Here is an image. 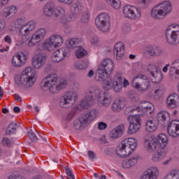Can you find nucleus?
Returning <instances> with one entry per match:
<instances>
[{"label": "nucleus", "mask_w": 179, "mask_h": 179, "mask_svg": "<svg viewBox=\"0 0 179 179\" xmlns=\"http://www.w3.org/2000/svg\"><path fill=\"white\" fill-rule=\"evenodd\" d=\"M53 17L60 20L63 24H66L69 22V18H66V11L62 6H55Z\"/></svg>", "instance_id": "nucleus-18"}, {"label": "nucleus", "mask_w": 179, "mask_h": 179, "mask_svg": "<svg viewBox=\"0 0 179 179\" xmlns=\"http://www.w3.org/2000/svg\"><path fill=\"white\" fill-rule=\"evenodd\" d=\"M99 68L106 71L108 73H111L114 69V63L113 62V60L106 59L101 62Z\"/></svg>", "instance_id": "nucleus-26"}, {"label": "nucleus", "mask_w": 179, "mask_h": 179, "mask_svg": "<svg viewBox=\"0 0 179 179\" xmlns=\"http://www.w3.org/2000/svg\"><path fill=\"white\" fill-rule=\"evenodd\" d=\"M26 22V20L19 18L11 22L12 27L20 29L21 36H29L34 29H36V22L29 21Z\"/></svg>", "instance_id": "nucleus-8"}, {"label": "nucleus", "mask_w": 179, "mask_h": 179, "mask_svg": "<svg viewBox=\"0 0 179 179\" xmlns=\"http://www.w3.org/2000/svg\"><path fill=\"white\" fill-rule=\"evenodd\" d=\"M47 61V54L45 52H39L32 58V66L35 69H40L45 65Z\"/></svg>", "instance_id": "nucleus-17"}, {"label": "nucleus", "mask_w": 179, "mask_h": 179, "mask_svg": "<svg viewBox=\"0 0 179 179\" xmlns=\"http://www.w3.org/2000/svg\"><path fill=\"white\" fill-rule=\"evenodd\" d=\"M1 143L3 146H9L12 145V141H10V140H9V138L7 137H4L1 141Z\"/></svg>", "instance_id": "nucleus-51"}, {"label": "nucleus", "mask_w": 179, "mask_h": 179, "mask_svg": "<svg viewBox=\"0 0 179 179\" xmlns=\"http://www.w3.org/2000/svg\"><path fill=\"white\" fill-rule=\"evenodd\" d=\"M164 157H166V152L163 151H159L158 152L152 154V160L155 163H159V162H162V160H163Z\"/></svg>", "instance_id": "nucleus-36"}, {"label": "nucleus", "mask_w": 179, "mask_h": 179, "mask_svg": "<svg viewBox=\"0 0 179 179\" xmlns=\"http://www.w3.org/2000/svg\"><path fill=\"white\" fill-rule=\"evenodd\" d=\"M123 16L129 20H141L142 11L138 7L132 5H126L122 8Z\"/></svg>", "instance_id": "nucleus-13"}, {"label": "nucleus", "mask_w": 179, "mask_h": 179, "mask_svg": "<svg viewBox=\"0 0 179 179\" xmlns=\"http://www.w3.org/2000/svg\"><path fill=\"white\" fill-rule=\"evenodd\" d=\"M138 111H141L143 114H153L155 113V106L153 103L143 101L141 103V107L136 108Z\"/></svg>", "instance_id": "nucleus-21"}, {"label": "nucleus", "mask_w": 179, "mask_h": 179, "mask_svg": "<svg viewBox=\"0 0 179 179\" xmlns=\"http://www.w3.org/2000/svg\"><path fill=\"white\" fill-rule=\"evenodd\" d=\"M164 179H179V171L172 170Z\"/></svg>", "instance_id": "nucleus-43"}, {"label": "nucleus", "mask_w": 179, "mask_h": 179, "mask_svg": "<svg viewBox=\"0 0 179 179\" xmlns=\"http://www.w3.org/2000/svg\"><path fill=\"white\" fill-rule=\"evenodd\" d=\"M122 165L124 169H131V167H132L129 159H124L122 162Z\"/></svg>", "instance_id": "nucleus-52"}, {"label": "nucleus", "mask_w": 179, "mask_h": 179, "mask_svg": "<svg viewBox=\"0 0 179 179\" xmlns=\"http://www.w3.org/2000/svg\"><path fill=\"white\" fill-rule=\"evenodd\" d=\"M141 3L145 6H149L153 2V0H141Z\"/></svg>", "instance_id": "nucleus-59"}, {"label": "nucleus", "mask_w": 179, "mask_h": 179, "mask_svg": "<svg viewBox=\"0 0 179 179\" xmlns=\"http://www.w3.org/2000/svg\"><path fill=\"white\" fill-rule=\"evenodd\" d=\"M169 66H170V64H166V66L163 67L162 71H163L164 73H166L167 71H169Z\"/></svg>", "instance_id": "nucleus-64"}, {"label": "nucleus", "mask_w": 179, "mask_h": 179, "mask_svg": "<svg viewBox=\"0 0 179 179\" xmlns=\"http://www.w3.org/2000/svg\"><path fill=\"white\" fill-rule=\"evenodd\" d=\"M81 11H82V7L79 6V4L73 3L70 7V12L72 15H71L70 18H69V22L72 20H75V19L78 17V15H79Z\"/></svg>", "instance_id": "nucleus-27"}, {"label": "nucleus", "mask_w": 179, "mask_h": 179, "mask_svg": "<svg viewBox=\"0 0 179 179\" xmlns=\"http://www.w3.org/2000/svg\"><path fill=\"white\" fill-rule=\"evenodd\" d=\"M66 174L67 175V179H75V176L73 175V173H72V170L69 169L68 166H66Z\"/></svg>", "instance_id": "nucleus-47"}, {"label": "nucleus", "mask_w": 179, "mask_h": 179, "mask_svg": "<svg viewBox=\"0 0 179 179\" xmlns=\"http://www.w3.org/2000/svg\"><path fill=\"white\" fill-rule=\"evenodd\" d=\"M88 156L90 159H95L96 155L92 151H88Z\"/></svg>", "instance_id": "nucleus-63"}, {"label": "nucleus", "mask_w": 179, "mask_h": 179, "mask_svg": "<svg viewBox=\"0 0 179 179\" xmlns=\"http://www.w3.org/2000/svg\"><path fill=\"white\" fill-rule=\"evenodd\" d=\"M138 147V141L134 138H125L122 142V147L117 150L116 153L119 157H127Z\"/></svg>", "instance_id": "nucleus-9"}, {"label": "nucleus", "mask_w": 179, "mask_h": 179, "mask_svg": "<svg viewBox=\"0 0 179 179\" xmlns=\"http://www.w3.org/2000/svg\"><path fill=\"white\" fill-rule=\"evenodd\" d=\"M47 34V31L44 28L38 29L31 37L30 43L33 45L40 43Z\"/></svg>", "instance_id": "nucleus-22"}, {"label": "nucleus", "mask_w": 179, "mask_h": 179, "mask_svg": "<svg viewBox=\"0 0 179 179\" xmlns=\"http://www.w3.org/2000/svg\"><path fill=\"white\" fill-rule=\"evenodd\" d=\"M157 176H159V169L152 166L144 172L141 179H157Z\"/></svg>", "instance_id": "nucleus-24"}, {"label": "nucleus", "mask_w": 179, "mask_h": 179, "mask_svg": "<svg viewBox=\"0 0 179 179\" xmlns=\"http://www.w3.org/2000/svg\"><path fill=\"white\" fill-rule=\"evenodd\" d=\"M17 124L16 123L11 122L6 130V135H11V134H15L16 132V127Z\"/></svg>", "instance_id": "nucleus-42"}, {"label": "nucleus", "mask_w": 179, "mask_h": 179, "mask_svg": "<svg viewBox=\"0 0 179 179\" xmlns=\"http://www.w3.org/2000/svg\"><path fill=\"white\" fill-rule=\"evenodd\" d=\"M59 3H62L63 5H72L73 3V1L75 0H57Z\"/></svg>", "instance_id": "nucleus-53"}, {"label": "nucleus", "mask_w": 179, "mask_h": 179, "mask_svg": "<svg viewBox=\"0 0 179 179\" xmlns=\"http://www.w3.org/2000/svg\"><path fill=\"white\" fill-rule=\"evenodd\" d=\"M107 3L113 9H120L121 8V0H106Z\"/></svg>", "instance_id": "nucleus-41"}, {"label": "nucleus", "mask_w": 179, "mask_h": 179, "mask_svg": "<svg viewBox=\"0 0 179 179\" xmlns=\"http://www.w3.org/2000/svg\"><path fill=\"white\" fill-rule=\"evenodd\" d=\"M76 55L77 58L80 59V58H83V57H86L87 55V51H86L85 49L80 48L76 52Z\"/></svg>", "instance_id": "nucleus-44"}, {"label": "nucleus", "mask_w": 179, "mask_h": 179, "mask_svg": "<svg viewBox=\"0 0 179 179\" xmlns=\"http://www.w3.org/2000/svg\"><path fill=\"white\" fill-rule=\"evenodd\" d=\"M95 26L102 33H107L111 27V17L107 13H102L95 18Z\"/></svg>", "instance_id": "nucleus-10"}, {"label": "nucleus", "mask_w": 179, "mask_h": 179, "mask_svg": "<svg viewBox=\"0 0 179 179\" xmlns=\"http://www.w3.org/2000/svg\"><path fill=\"white\" fill-rule=\"evenodd\" d=\"M74 66L76 68V69H78V70H83V69H87V68L89 67V61L85 60V61H78L76 62L74 64Z\"/></svg>", "instance_id": "nucleus-38"}, {"label": "nucleus", "mask_w": 179, "mask_h": 179, "mask_svg": "<svg viewBox=\"0 0 179 179\" xmlns=\"http://www.w3.org/2000/svg\"><path fill=\"white\" fill-rule=\"evenodd\" d=\"M165 37L168 44L176 45L179 43V25L171 24L169 25L165 32Z\"/></svg>", "instance_id": "nucleus-12"}, {"label": "nucleus", "mask_w": 179, "mask_h": 179, "mask_svg": "<svg viewBox=\"0 0 179 179\" xmlns=\"http://www.w3.org/2000/svg\"><path fill=\"white\" fill-rule=\"evenodd\" d=\"M108 73L105 71L101 67H99V69L96 72L95 79L99 82H104L106 79H108Z\"/></svg>", "instance_id": "nucleus-31"}, {"label": "nucleus", "mask_w": 179, "mask_h": 179, "mask_svg": "<svg viewBox=\"0 0 179 179\" xmlns=\"http://www.w3.org/2000/svg\"><path fill=\"white\" fill-rule=\"evenodd\" d=\"M154 97H155V99L162 97V91L160 90H155L154 92Z\"/></svg>", "instance_id": "nucleus-60"}, {"label": "nucleus", "mask_w": 179, "mask_h": 179, "mask_svg": "<svg viewBox=\"0 0 179 179\" xmlns=\"http://www.w3.org/2000/svg\"><path fill=\"white\" fill-rule=\"evenodd\" d=\"M159 127V123L156 120H148L145 123V131L147 132H155Z\"/></svg>", "instance_id": "nucleus-32"}, {"label": "nucleus", "mask_w": 179, "mask_h": 179, "mask_svg": "<svg viewBox=\"0 0 179 179\" xmlns=\"http://www.w3.org/2000/svg\"><path fill=\"white\" fill-rule=\"evenodd\" d=\"M176 66H178L179 68V58L176 59L171 63V66L169 69V71H170V75H171L172 76L174 75H179V70L177 69Z\"/></svg>", "instance_id": "nucleus-35"}, {"label": "nucleus", "mask_w": 179, "mask_h": 179, "mask_svg": "<svg viewBox=\"0 0 179 179\" xmlns=\"http://www.w3.org/2000/svg\"><path fill=\"white\" fill-rule=\"evenodd\" d=\"M90 20V13L88 11L84 12L81 16L83 23H89Z\"/></svg>", "instance_id": "nucleus-45"}, {"label": "nucleus", "mask_w": 179, "mask_h": 179, "mask_svg": "<svg viewBox=\"0 0 179 179\" xmlns=\"http://www.w3.org/2000/svg\"><path fill=\"white\" fill-rule=\"evenodd\" d=\"M78 44H79V39L78 38H71L66 41V46L69 50H73L78 47Z\"/></svg>", "instance_id": "nucleus-37"}, {"label": "nucleus", "mask_w": 179, "mask_h": 179, "mask_svg": "<svg viewBox=\"0 0 179 179\" xmlns=\"http://www.w3.org/2000/svg\"><path fill=\"white\" fill-rule=\"evenodd\" d=\"M15 13H17V7H16V6H6L2 10V15L4 17H9V16H15Z\"/></svg>", "instance_id": "nucleus-30"}, {"label": "nucleus", "mask_w": 179, "mask_h": 179, "mask_svg": "<svg viewBox=\"0 0 179 179\" xmlns=\"http://www.w3.org/2000/svg\"><path fill=\"white\" fill-rule=\"evenodd\" d=\"M55 9V6L52 3H47L43 8V13L45 16L50 17V16H54V10Z\"/></svg>", "instance_id": "nucleus-34"}, {"label": "nucleus", "mask_w": 179, "mask_h": 179, "mask_svg": "<svg viewBox=\"0 0 179 179\" xmlns=\"http://www.w3.org/2000/svg\"><path fill=\"white\" fill-rule=\"evenodd\" d=\"M113 86L114 92L118 93L122 90V87L129 86V81L125 78L123 79L121 73H117L113 78Z\"/></svg>", "instance_id": "nucleus-15"}, {"label": "nucleus", "mask_w": 179, "mask_h": 179, "mask_svg": "<svg viewBox=\"0 0 179 179\" xmlns=\"http://www.w3.org/2000/svg\"><path fill=\"white\" fill-rule=\"evenodd\" d=\"M129 122V127L128 130V134L132 135L133 134H136L139 129H141V117L135 115H129L128 117Z\"/></svg>", "instance_id": "nucleus-16"}, {"label": "nucleus", "mask_w": 179, "mask_h": 179, "mask_svg": "<svg viewBox=\"0 0 179 179\" xmlns=\"http://www.w3.org/2000/svg\"><path fill=\"white\" fill-rule=\"evenodd\" d=\"M28 136L32 142H37V141H38L37 136H36V134L33 131L28 132Z\"/></svg>", "instance_id": "nucleus-49"}, {"label": "nucleus", "mask_w": 179, "mask_h": 179, "mask_svg": "<svg viewBox=\"0 0 179 179\" xmlns=\"http://www.w3.org/2000/svg\"><path fill=\"white\" fill-rule=\"evenodd\" d=\"M124 135V124H120L111 130L110 133V138L113 139H117V138H121Z\"/></svg>", "instance_id": "nucleus-29"}, {"label": "nucleus", "mask_w": 179, "mask_h": 179, "mask_svg": "<svg viewBox=\"0 0 179 179\" xmlns=\"http://www.w3.org/2000/svg\"><path fill=\"white\" fill-rule=\"evenodd\" d=\"M173 9V4L170 1H163L155 5L150 10V16L155 20H163L170 15Z\"/></svg>", "instance_id": "nucleus-4"}, {"label": "nucleus", "mask_w": 179, "mask_h": 179, "mask_svg": "<svg viewBox=\"0 0 179 179\" xmlns=\"http://www.w3.org/2000/svg\"><path fill=\"white\" fill-rule=\"evenodd\" d=\"M167 143H169V137L166 134H160L154 138H149L145 139L144 147L148 152H154V150H159L166 148Z\"/></svg>", "instance_id": "nucleus-5"}, {"label": "nucleus", "mask_w": 179, "mask_h": 179, "mask_svg": "<svg viewBox=\"0 0 179 179\" xmlns=\"http://www.w3.org/2000/svg\"><path fill=\"white\" fill-rule=\"evenodd\" d=\"M163 55V50H162V48L155 46L154 48V57H160V55Z\"/></svg>", "instance_id": "nucleus-48"}, {"label": "nucleus", "mask_w": 179, "mask_h": 179, "mask_svg": "<svg viewBox=\"0 0 179 179\" xmlns=\"http://www.w3.org/2000/svg\"><path fill=\"white\" fill-rule=\"evenodd\" d=\"M171 162H173V157H170L168 158V159H166V161H164L163 162V165L164 166H169V164H170Z\"/></svg>", "instance_id": "nucleus-61"}, {"label": "nucleus", "mask_w": 179, "mask_h": 179, "mask_svg": "<svg viewBox=\"0 0 179 179\" xmlns=\"http://www.w3.org/2000/svg\"><path fill=\"white\" fill-rule=\"evenodd\" d=\"M114 54L116 55V59H122L125 55V45L122 42L117 43L114 46Z\"/></svg>", "instance_id": "nucleus-25"}, {"label": "nucleus", "mask_w": 179, "mask_h": 179, "mask_svg": "<svg viewBox=\"0 0 179 179\" xmlns=\"http://www.w3.org/2000/svg\"><path fill=\"white\" fill-rule=\"evenodd\" d=\"M146 52L148 55L150 57H155V48L152 45H149L147 47Z\"/></svg>", "instance_id": "nucleus-50"}, {"label": "nucleus", "mask_w": 179, "mask_h": 179, "mask_svg": "<svg viewBox=\"0 0 179 179\" xmlns=\"http://www.w3.org/2000/svg\"><path fill=\"white\" fill-rule=\"evenodd\" d=\"M125 108V102L121 99H115L112 105L113 111H121Z\"/></svg>", "instance_id": "nucleus-33"}, {"label": "nucleus", "mask_w": 179, "mask_h": 179, "mask_svg": "<svg viewBox=\"0 0 179 179\" xmlns=\"http://www.w3.org/2000/svg\"><path fill=\"white\" fill-rule=\"evenodd\" d=\"M98 128L101 131H103V129H106V128H107V124L103 122H101L98 124Z\"/></svg>", "instance_id": "nucleus-58"}, {"label": "nucleus", "mask_w": 179, "mask_h": 179, "mask_svg": "<svg viewBox=\"0 0 179 179\" xmlns=\"http://www.w3.org/2000/svg\"><path fill=\"white\" fill-rule=\"evenodd\" d=\"M166 104L169 108H177L179 106V95L171 94L166 100Z\"/></svg>", "instance_id": "nucleus-23"}, {"label": "nucleus", "mask_w": 179, "mask_h": 179, "mask_svg": "<svg viewBox=\"0 0 179 179\" xmlns=\"http://www.w3.org/2000/svg\"><path fill=\"white\" fill-rule=\"evenodd\" d=\"M4 41L7 44L10 45L12 44V37L10 35H7L4 37Z\"/></svg>", "instance_id": "nucleus-57"}, {"label": "nucleus", "mask_w": 179, "mask_h": 179, "mask_svg": "<svg viewBox=\"0 0 179 179\" xmlns=\"http://www.w3.org/2000/svg\"><path fill=\"white\" fill-rule=\"evenodd\" d=\"M76 100H78V94L73 92H69L60 98L59 106L62 108H69Z\"/></svg>", "instance_id": "nucleus-14"}, {"label": "nucleus", "mask_w": 179, "mask_h": 179, "mask_svg": "<svg viewBox=\"0 0 179 179\" xmlns=\"http://www.w3.org/2000/svg\"><path fill=\"white\" fill-rule=\"evenodd\" d=\"M90 43L92 45H97L99 43V38L94 36L90 39Z\"/></svg>", "instance_id": "nucleus-55"}, {"label": "nucleus", "mask_w": 179, "mask_h": 179, "mask_svg": "<svg viewBox=\"0 0 179 179\" xmlns=\"http://www.w3.org/2000/svg\"><path fill=\"white\" fill-rule=\"evenodd\" d=\"M64 43V38L59 35H52L48 38L42 45H38L37 50L39 51H52L58 47H61Z\"/></svg>", "instance_id": "nucleus-7"}, {"label": "nucleus", "mask_w": 179, "mask_h": 179, "mask_svg": "<svg viewBox=\"0 0 179 179\" xmlns=\"http://www.w3.org/2000/svg\"><path fill=\"white\" fill-rule=\"evenodd\" d=\"M102 87L104 90H111V89H114V87L113 86V81H111L110 78L102 81Z\"/></svg>", "instance_id": "nucleus-40"}, {"label": "nucleus", "mask_w": 179, "mask_h": 179, "mask_svg": "<svg viewBox=\"0 0 179 179\" xmlns=\"http://www.w3.org/2000/svg\"><path fill=\"white\" fill-rule=\"evenodd\" d=\"M73 117H75V114L73 113H69L65 119L66 122H69V121H71Z\"/></svg>", "instance_id": "nucleus-56"}, {"label": "nucleus", "mask_w": 179, "mask_h": 179, "mask_svg": "<svg viewBox=\"0 0 179 179\" xmlns=\"http://www.w3.org/2000/svg\"><path fill=\"white\" fill-rule=\"evenodd\" d=\"M97 115H99V111L96 110V109H90L86 113H84L80 117L74 120L73 127L75 129H83L85 127H87V125H89L92 121H94Z\"/></svg>", "instance_id": "nucleus-6"}, {"label": "nucleus", "mask_w": 179, "mask_h": 179, "mask_svg": "<svg viewBox=\"0 0 179 179\" xmlns=\"http://www.w3.org/2000/svg\"><path fill=\"white\" fill-rule=\"evenodd\" d=\"M130 166L131 167H134L136 163H138V160H139V157L138 155H134L133 157H131L130 158L128 159Z\"/></svg>", "instance_id": "nucleus-46"}, {"label": "nucleus", "mask_w": 179, "mask_h": 179, "mask_svg": "<svg viewBox=\"0 0 179 179\" xmlns=\"http://www.w3.org/2000/svg\"><path fill=\"white\" fill-rule=\"evenodd\" d=\"M9 3V0H0V6H6Z\"/></svg>", "instance_id": "nucleus-62"}, {"label": "nucleus", "mask_w": 179, "mask_h": 179, "mask_svg": "<svg viewBox=\"0 0 179 179\" xmlns=\"http://www.w3.org/2000/svg\"><path fill=\"white\" fill-rule=\"evenodd\" d=\"M167 132L169 136L177 138L179 136V120H172L167 127Z\"/></svg>", "instance_id": "nucleus-20"}, {"label": "nucleus", "mask_w": 179, "mask_h": 179, "mask_svg": "<svg viewBox=\"0 0 179 179\" xmlns=\"http://www.w3.org/2000/svg\"><path fill=\"white\" fill-rule=\"evenodd\" d=\"M131 86L138 92H146L150 87V81L143 74H137L131 80Z\"/></svg>", "instance_id": "nucleus-11"}, {"label": "nucleus", "mask_w": 179, "mask_h": 179, "mask_svg": "<svg viewBox=\"0 0 179 179\" xmlns=\"http://www.w3.org/2000/svg\"><path fill=\"white\" fill-rule=\"evenodd\" d=\"M158 121H162V122H166L170 120V113L167 111L159 112L157 115Z\"/></svg>", "instance_id": "nucleus-39"}, {"label": "nucleus", "mask_w": 179, "mask_h": 179, "mask_svg": "<svg viewBox=\"0 0 179 179\" xmlns=\"http://www.w3.org/2000/svg\"><path fill=\"white\" fill-rule=\"evenodd\" d=\"M65 57H66V52H65V49L61 48L53 53L52 60L53 62H61Z\"/></svg>", "instance_id": "nucleus-28"}, {"label": "nucleus", "mask_w": 179, "mask_h": 179, "mask_svg": "<svg viewBox=\"0 0 179 179\" xmlns=\"http://www.w3.org/2000/svg\"><path fill=\"white\" fill-rule=\"evenodd\" d=\"M93 93L96 96L99 106L108 107V106L113 102V96L111 94L107 92H103L100 88L97 87L94 90V92L91 90H88L85 93V99L80 102V106L82 108L87 110V108H90V107L94 104Z\"/></svg>", "instance_id": "nucleus-1"}, {"label": "nucleus", "mask_w": 179, "mask_h": 179, "mask_svg": "<svg viewBox=\"0 0 179 179\" xmlns=\"http://www.w3.org/2000/svg\"><path fill=\"white\" fill-rule=\"evenodd\" d=\"M43 90H49L52 94H57L62 89L68 86V81L65 78L58 79V76L55 74H49L42 80Z\"/></svg>", "instance_id": "nucleus-2"}, {"label": "nucleus", "mask_w": 179, "mask_h": 179, "mask_svg": "<svg viewBox=\"0 0 179 179\" xmlns=\"http://www.w3.org/2000/svg\"><path fill=\"white\" fill-rule=\"evenodd\" d=\"M27 55L24 52L16 54L12 58V65L15 66V68H20V66H23L27 62Z\"/></svg>", "instance_id": "nucleus-19"}, {"label": "nucleus", "mask_w": 179, "mask_h": 179, "mask_svg": "<svg viewBox=\"0 0 179 179\" xmlns=\"http://www.w3.org/2000/svg\"><path fill=\"white\" fill-rule=\"evenodd\" d=\"M5 27H6V22L3 20H0V33L5 30Z\"/></svg>", "instance_id": "nucleus-54"}, {"label": "nucleus", "mask_w": 179, "mask_h": 179, "mask_svg": "<svg viewBox=\"0 0 179 179\" xmlns=\"http://www.w3.org/2000/svg\"><path fill=\"white\" fill-rule=\"evenodd\" d=\"M37 80V74L32 67H27L19 76L15 77V83L20 89H30Z\"/></svg>", "instance_id": "nucleus-3"}]
</instances>
